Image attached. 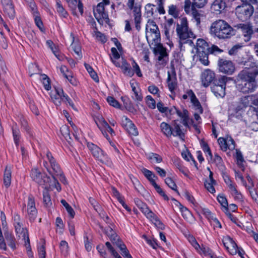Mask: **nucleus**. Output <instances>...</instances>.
Masks as SVG:
<instances>
[{"label":"nucleus","instance_id":"obj_46","mask_svg":"<svg viewBox=\"0 0 258 258\" xmlns=\"http://www.w3.org/2000/svg\"><path fill=\"white\" fill-rule=\"evenodd\" d=\"M230 191L235 200L240 202L243 200V196L237 190L236 185L230 189Z\"/></svg>","mask_w":258,"mask_h":258},{"label":"nucleus","instance_id":"obj_28","mask_svg":"<svg viewBox=\"0 0 258 258\" xmlns=\"http://www.w3.org/2000/svg\"><path fill=\"white\" fill-rule=\"evenodd\" d=\"M120 68L123 73L129 77H132L134 75V72L132 70L130 64L126 60L122 59Z\"/></svg>","mask_w":258,"mask_h":258},{"label":"nucleus","instance_id":"obj_34","mask_svg":"<svg viewBox=\"0 0 258 258\" xmlns=\"http://www.w3.org/2000/svg\"><path fill=\"white\" fill-rule=\"evenodd\" d=\"M130 84L132 91L134 93V96H132L133 99L138 101H141L143 99V96L141 93V91L139 89H137L136 88V86L134 83H130Z\"/></svg>","mask_w":258,"mask_h":258},{"label":"nucleus","instance_id":"obj_52","mask_svg":"<svg viewBox=\"0 0 258 258\" xmlns=\"http://www.w3.org/2000/svg\"><path fill=\"white\" fill-rule=\"evenodd\" d=\"M148 158L153 163H159L162 162V157L156 153H151L149 155Z\"/></svg>","mask_w":258,"mask_h":258},{"label":"nucleus","instance_id":"obj_49","mask_svg":"<svg viewBox=\"0 0 258 258\" xmlns=\"http://www.w3.org/2000/svg\"><path fill=\"white\" fill-rule=\"evenodd\" d=\"M198 252L201 254H203L206 256H209L210 258L211 257V255L214 254L210 248L203 245L200 246V251Z\"/></svg>","mask_w":258,"mask_h":258},{"label":"nucleus","instance_id":"obj_47","mask_svg":"<svg viewBox=\"0 0 258 258\" xmlns=\"http://www.w3.org/2000/svg\"><path fill=\"white\" fill-rule=\"evenodd\" d=\"M85 67L88 72L89 73L91 78L96 82H99L98 77L96 73V72L94 71L92 67H91L89 64L85 63Z\"/></svg>","mask_w":258,"mask_h":258},{"label":"nucleus","instance_id":"obj_33","mask_svg":"<svg viewBox=\"0 0 258 258\" xmlns=\"http://www.w3.org/2000/svg\"><path fill=\"white\" fill-rule=\"evenodd\" d=\"M179 209L182 214V216L184 219L187 221H190L192 219V216L189 210L185 207L179 204Z\"/></svg>","mask_w":258,"mask_h":258},{"label":"nucleus","instance_id":"obj_26","mask_svg":"<svg viewBox=\"0 0 258 258\" xmlns=\"http://www.w3.org/2000/svg\"><path fill=\"white\" fill-rule=\"evenodd\" d=\"M95 121L98 128L101 131L102 134L105 137L107 140H109V139L108 138V135L106 133V131L104 130V127L108 124V123L102 117L98 118L95 120Z\"/></svg>","mask_w":258,"mask_h":258},{"label":"nucleus","instance_id":"obj_59","mask_svg":"<svg viewBox=\"0 0 258 258\" xmlns=\"http://www.w3.org/2000/svg\"><path fill=\"white\" fill-rule=\"evenodd\" d=\"M125 130L127 131V132L131 135L134 136H137L138 135V130L135 125V124L132 122L131 123L130 125L127 126Z\"/></svg>","mask_w":258,"mask_h":258},{"label":"nucleus","instance_id":"obj_35","mask_svg":"<svg viewBox=\"0 0 258 258\" xmlns=\"http://www.w3.org/2000/svg\"><path fill=\"white\" fill-rule=\"evenodd\" d=\"M56 10L59 16L61 18H67L68 16V12L63 7L60 0H56Z\"/></svg>","mask_w":258,"mask_h":258},{"label":"nucleus","instance_id":"obj_5","mask_svg":"<svg viewBox=\"0 0 258 258\" xmlns=\"http://www.w3.org/2000/svg\"><path fill=\"white\" fill-rule=\"evenodd\" d=\"M87 147L92 156L101 163L107 166L112 165V162L107 154L97 145L92 143H88Z\"/></svg>","mask_w":258,"mask_h":258},{"label":"nucleus","instance_id":"obj_17","mask_svg":"<svg viewBox=\"0 0 258 258\" xmlns=\"http://www.w3.org/2000/svg\"><path fill=\"white\" fill-rule=\"evenodd\" d=\"M222 242L226 250L231 255H235L237 253L238 246L232 238L229 236L223 237Z\"/></svg>","mask_w":258,"mask_h":258},{"label":"nucleus","instance_id":"obj_36","mask_svg":"<svg viewBox=\"0 0 258 258\" xmlns=\"http://www.w3.org/2000/svg\"><path fill=\"white\" fill-rule=\"evenodd\" d=\"M172 131L173 134L172 135L174 137H179L180 138H182L184 137V134L182 133V131L180 128V125L177 123L176 121H174V123L173 124Z\"/></svg>","mask_w":258,"mask_h":258},{"label":"nucleus","instance_id":"obj_61","mask_svg":"<svg viewBox=\"0 0 258 258\" xmlns=\"http://www.w3.org/2000/svg\"><path fill=\"white\" fill-rule=\"evenodd\" d=\"M166 184L172 190L176 191L178 194V191L177 189V186L174 181L170 177H167L165 179Z\"/></svg>","mask_w":258,"mask_h":258},{"label":"nucleus","instance_id":"obj_58","mask_svg":"<svg viewBox=\"0 0 258 258\" xmlns=\"http://www.w3.org/2000/svg\"><path fill=\"white\" fill-rule=\"evenodd\" d=\"M60 131L62 134V135L67 140L68 138L71 139V138L70 137V130L68 126L64 125H62L60 128Z\"/></svg>","mask_w":258,"mask_h":258},{"label":"nucleus","instance_id":"obj_39","mask_svg":"<svg viewBox=\"0 0 258 258\" xmlns=\"http://www.w3.org/2000/svg\"><path fill=\"white\" fill-rule=\"evenodd\" d=\"M13 136L14 142L17 146L19 145L20 138V132L17 125L14 126L12 127Z\"/></svg>","mask_w":258,"mask_h":258},{"label":"nucleus","instance_id":"obj_43","mask_svg":"<svg viewBox=\"0 0 258 258\" xmlns=\"http://www.w3.org/2000/svg\"><path fill=\"white\" fill-rule=\"evenodd\" d=\"M142 171L144 176L149 180L151 184L152 185L153 182H155L154 179V178L155 177V175L152 171L146 168H143L142 169Z\"/></svg>","mask_w":258,"mask_h":258},{"label":"nucleus","instance_id":"obj_14","mask_svg":"<svg viewBox=\"0 0 258 258\" xmlns=\"http://www.w3.org/2000/svg\"><path fill=\"white\" fill-rule=\"evenodd\" d=\"M218 142L221 149L223 151H226L228 149L232 151L235 148V142L230 136H227L225 138H219Z\"/></svg>","mask_w":258,"mask_h":258},{"label":"nucleus","instance_id":"obj_57","mask_svg":"<svg viewBox=\"0 0 258 258\" xmlns=\"http://www.w3.org/2000/svg\"><path fill=\"white\" fill-rule=\"evenodd\" d=\"M216 182H212V181L206 180L204 184L206 188L211 193L213 194L215 192V189L214 185L215 184Z\"/></svg>","mask_w":258,"mask_h":258},{"label":"nucleus","instance_id":"obj_18","mask_svg":"<svg viewBox=\"0 0 258 258\" xmlns=\"http://www.w3.org/2000/svg\"><path fill=\"white\" fill-rule=\"evenodd\" d=\"M236 27L241 30L244 37V40L245 41H249L253 33L251 24L249 23H241L237 24Z\"/></svg>","mask_w":258,"mask_h":258},{"label":"nucleus","instance_id":"obj_29","mask_svg":"<svg viewBox=\"0 0 258 258\" xmlns=\"http://www.w3.org/2000/svg\"><path fill=\"white\" fill-rule=\"evenodd\" d=\"M3 6L5 13L10 18L13 19L15 17V12L13 3H9V4L3 5Z\"/></svg>","mask_w":258,"mask_h":258},{"label":"nucleus","instance_id":"obj_38","mask_svg":"<svg viewBox=\"0 0 258 258\" xmlns=\"http://www.w3.org/2000/svg\"><path fill=\"white\" fill-rule=\"evenodd\" d=\"M5 236L8 245L12 249H15L16 247V244L14 236L9 232L5 233Z\"/></svg>","mask_w":258,"mask_h":258},{"label":"nucleus","instance_id":"obj_51","mask_svg":"<svg viewBox=\"0 0 258 258\" xmlns=\"http://www.w3.org/2000/svg\"><path fill=\"white\" fill-rule=\"evenodd\" d=\"M200 145L202 149L205 153H207L211 158H212V154L211 153L210 147L208 144L204 140H201L200 141Z\"/></svg>","mask_w":258,"mask_h":258},{"label":"nucleus","instance_id":"obj_44","mask_svg":"<svg viewBox=\"0 0 258 258\" xmlns=\"http://www.w3.org/2000/svg\"><path fill=\"white\" fill-rule=\"evenodd\" d=\"M155 5L152 4H148L145 7V14L147 17H153L154 14V8Z\"/></svg>","mask_w":258,"mask_h":258},{"label":"nucleus","instance_id":"obj_56","mask_svg":"<svg viewBox=\"0 0 258 258\" xmlns=\"http://www.w3.org/2000/svg\"><path fill=\"white\" fill-rule=\"evenodd\" d=\"M94 36L97 40L100 41L102 43H104L107 41V38L105 35L98 31H95Z\"/></svg>","mask_w":258,"mask_h":258},{"label":"nucleus","instance_id":"obj_27","mask_svg":"<svg viewBox=\"0 0 258 258\" xmlns=\"http://www.w3.org/2000/svg\"><path fill=\"white\" fill-rule=\"evenodd\" d=\"M197 52L199 53L206 52L209 49V46L207 42L203 39H198L196 43Z\"/></svg>","mask_w":258,"mask_h":258},{"label":"nucleus","instance_id":"obj_55","mask_svg":"<svg viewBox=\"0 0 258 258\" xmlns=\"http://www.w3.org/2000/svg\"><path fill=\"white\" fill-rule=\"evenodd\" d=\"M41 79L44 88L46 90H49L51 89V86L49 79L47 76L45 74L42 75Z\"/></svg>","mask_w":258,"mask_h":258},{"label":"nucleus","instance_id":"obj_24","mask_svg":"<svg viewBox=\"0 0 258 258\" xmlns=\"http://www.w3.org/2000/svg\"><path fill=\"white\" fill-rule=\"evenodd\" d=\"M71 37L73 41L71 46L75 53V56L76 59H81L82 57L81 46L79 44L74 42L75 37L72 33H71Z\"/></svg>","mask_w":258,"mask_h":258},{"label":"nucleus","instance_id":"obj_50","mask_svg":"<svg viewBox=\"0 0 258 258\" xmlns=\"http://www.w3.org/2000/svg\"><path fill=\"white\" fill-rule=\"evenodd\" d=\"M152 185L154 186L156 191L162 196L164 199L166 201H168L169 198L168 196L165 194V192L160 187L159 185H158L156 182H153Z\"/></svg>","mask_w":258,"mask_h":258},{"label":"nucleus","instance_id":"obj_63","mask_svg":"<svg viewBox=\"0 0 258 258\" xmlns=\"http://www.w3.org/2000/svg\"><path fill=\"white\" fill-rule=\"evenodd\" d=\"M107 101L109 104L110 105L114 107L119 108L120 107L119 102L113 97L108 96L107 98Z\"/></svg>","mask_w":258,"mask_h":258},{"label":"nucleus","instance_id":"obj_20","mask_svg":"<svg viewBox=\"0 0 258 258\" xmlns=\"http://www.w3.org/2000/svg\"><path fill=\"white\" fill-rule=\"evenodd\" d=\"M27 213L29 220L33 222L37 217V210L35 207L34 199L31 197L28 198Z\"/></svg>","mask_w":258,"mask_h":258},{"label":"nucleus","instance_id":"obj_40","mask_svg":"<svg viewBox=\"0 0 258 258\" xmlns=\"http://www.w3.org/2000/svg\"><path fill=\"white\" fill-rule=\"evenodd\" d=\"M131 179L136 190L140 194H143V191H145V189L143 185L141 184L139 180L135 177H133L131 178Z\"/></svg>","mask_w":258,"mask_h":258},{"label":"nucleus","instance_id":"obj_6","mask_svg":"<svg viewBox=\"0 0 258 258\" xmlns=\"http://www.w3.org/2000/svg\"><path fill=\"white\" fill-rule=\"evenodd\" d=\"M228 80L230 78L226 76H220L212 84L211 89L216 97L223 98L225 96L226 84Z\"/></svg>","mask_w":258,"mask_h":258},{"label":"nucleus","instance_id":"obj_32","mask_svg":"<svg viewBox=\"0 0 258 258\" xmlns=\"http://www.w3.org/2000/svg\"><path fill=\"white\" fill-rule=\"evenodd\" d=\"M146 38L149 43H155V45H157L158 43H160L159 41H160V33H157V34L154 33L152 34L148 33Z\"/></svg>","mask_w":258,"mask_h":258},{"label":"nucleus","instance_id":"obj_13","mask_svg":"<svg viewBox=\"0 0 258 258\" xmlns=\"http://www.w3.org/2000/svg\"><path fill=\"white\" fill-rule=\"evenodd\" d=\"M220 72L227 75H231L235 70V67L231 60L219 59L218 62Z\"/></svg>","mask_w":258,"mask_h":258},{"label":"nucleus","instance_id":"obj_1","mask_svg":"<svg viewBox=\"0 0 258 258\" xmlns=\"http://www.w3.org/2000/svg\"><path fill=\"white\" fill-rule=\"evenodd\" d=\"M248 74L245 71H240L235 81L236 88L243 93H251L257 86L255 81L256 76H248Z\"/></svg>","mask_w":258,"mask_h":258},{"label":"nucleus","instance_id":"obj_54","mask_svg":"<svg viewBox=\"0 0 258 258\" xmlns=\"http://www.w3.org/2000/svg\"><path fill=\"white\" fill-rule=\"evenodd\" d=\"M196 7H197L195 5L192 4L191 8V12L193 18L196 20L197 24L200 23V17L201 14L199 13V12L196 9Z\"/></svg>","mask_w":258,"mask_h":258},{"label":"nucleus","instance_id":"obj_23","mask_svg":"<svg viewBox=\"0 0 258 258\" xmlns=\"http://www.w3.org/2000/svg\"><path fill=\"white\" fill-rule=\"evenodd\" d=\"M226 8L224 0H215L211 6V10L217 14L221 13Z\"/></svg>","mask_w":258,"mask_h":258},{"label":"nucleus","instance_id":"obj_7","mask_svg":"<svg viewBox=\"0 0 258 258\" xmlns=\"http://www.w3.org/2000/svg\"><path fill=\"white\" fill-rule=\"evenodd\" d=\"M127 6L128 9L133 11L134 20L136 29L139 31L141 29L142 22V5L140 3L135 4V0H127Z\"/></svg>","mask_w":258,"mask_h":258},{"label":"nucleus","instance_id":"obj_9","mask_svg":"<svg viewBox=\"0 0 258 258\" xmlns=\"http://www.w3.org/2000/svg\"><path fill=\"white\" fill-rule=\"evenodd\" d=\"M109 4V0H102L93 9L94 15L99 23H103L104 20H109L108 12L105 10V7Z\"/></svg>","mask_w":258,"mask_h":258},{"label":"nucleus","instance_id":"obj_12","mask_svg":"<svg viewBox=\"0 0 258 258\" xmlns=\"http://www.w3.org/2000/svg\"><path fill=\"white\" fill-rule=\"evenodd\" d=\"M216 78L215 73L210 70L206 69L201 74V81L203 87L207 88L215 81Z\"/></svg>","mask_w":258,"mask_h":258},{"label":"nucleus","instance_id":"obj_16","mask_svg":"<svg viewBox=\"0 0 258 258\" xmlns=\"http://www.w3.org/2000/svg\"><path fill=\"white\" fill-rule=\"evenodd\" d=\"M244 66V69L241 71H245L248 74V76H258V65L253 61L252 58L242 62Z\"/></svg>","mask_w":258,"mask_h":258},{"label":"nucleus","instance_id":"obj_62","mask_svg":"<svg viewBox=\"0 0 258 258\" xmlns=\"http://www.w3.org/2000/svg\"><path fill=\"white\" fill-rule=\"evenodd\" d=\"M89 202L90 204L93 206L94 210L97 212L99 213L101 211V208L98 203L93 198H89Z\"/></svg>","mask_w":258,"mask_h":258},{"label":"nucleus","instance_id":"obj_48","mask_svg":"<svg viewBox=\"0 0 258 258\" xmlns=\"http://www.w3.org/2000/svg\"><path fill=\"white\" fill-rule=\"evenodd\" d=\"M59 248L61 252L63 255L66 256L68 254L69 251V247L68 242L65 240H62L59 244Z\"/></svg>","mask_w":258,"mask_h":258},{"label":"nucleus","instance_id":"obj_21","mask_svg":"<svg viewBox=\"0 0 258 258\" xmlns=\"http://www.w3.org/2000/svg\"><path fill=\"white\" fill-rule=\"evenodd\" d=\"M66 1L68 4L69 7L72 11L73 15H77L76 12L77 9H78L81 15L83 14V5L80 0L78 1L77 0H66Z\"/></svg>","mask_w":258,"mask_h":258},{"label":"nucleus","instance_id":"obj_41","mask_svg":"<svg viewBox=\"0 0 258 258\" xmlns=\"http://www.w3.org/2000/svg\"><path fill=\"white\" fill-rule=\"evenodd\" d=\"M173 163L176 166V167L182 173H183L185 176L188 175V170L183 166L182 164L180 163V161L178 159H175Z\"/></svg>","mask_w":258,"mask_h":258},{"label":"nucleus","instance_id":"obj_2","mask_svg":"<svg viewBox=\"0 0 258 258\" xmlns=\"http://www.w3.org/2000/svg\"><path fill=\"white\" fill-rule=\"evenodd\" d=\"M43 166L53 178L57 177L63 184L67 183V179L60 166L54 158L51 152L48 150L46 151L45 157L44 158Z\"/></svg>","mask_w":258,"mask_h":258},{"label":"nucleus","instance_id":"obj_11","mask_svg":"<svg viewBox=\"0 0 258 258\" xmlns=\"http://www.w3.org/2000/svg\"><path fill=\"white\" fill-rule=\"evenodd\" d=\"M30 176L33 181L43 187H48L50 185V177L45 174L42 173L38 169H32Z\"/></svg>","mask_w":258,"mask_h":258},{"label":"nucleus","instance_id":"obj_31","mask_svg":"<svg viewBox=\"0 0 258 258\" xmlns=\"http://www.w3.org/2000/svg\"><path fill=\"white\" fill-rule=\"evenodd\" d=\"M173 73L174 74V75L173 76H171L170 73L169 72H168V86L169 90L171 92H173L176 87V83L175 81L176 75L174 70L173 71Z\"/></svg>","mask_w":258,"mask_h":258},{"label":"nucleus","instance_id":"obj_53","mask_svg":"<svg viewBox=\"0 0 258 258\" xmlns=\"http://www.w3.org/2000/svg\"><path fill=\"white\" fill-rule=\"evenodd\" d=\"M217 199L220 205L227 210L228 203L226 197L223 195H219L217 196Z\"/></svg>","mask_w":258,"mask_h":258},{"label":"nucleus","instance_id":"obj_64","mask_svg":"<svg viewBox=\"0 0 258 258\" xmlns=\"http://www.w3.org/2000/svg\"><path fill=\"white\" fill-rule=\"evenodd\" d=\"M214 161L218 168L222 169L224 167L223 160L217 154L214 155Z\"/></svg>","mask_w":258,"mask_h":258},{"label":"nucleus","instance_id":"obj_37","mask_svg":"<svg viewBox=\"0 0 258 258\" xmlns=\"http://www.w3.org/2000/svg\"><path fill=\"white\" fill-rule=\"evenodd\" d=\"M44 190L43 191V201L45 206L49 207L52 205L50 196L47 189V187H44Z\"/></svg>","mask_w":258,"mask_h":258},{"label":"nucleus","instance_id":"obj_60","mask_svg":"<svg viewBox=\"0 0 258 258\" xmlns=\"http://www.w3.org/2000/svg\"><path fill=\"white\" fill-rule=\"evenodd\" d=\"M146 100V103L150 108L153 109L156 108V101L151 95L147 96Z\"/></svg>","mask_w":258,"mask_h":258},{"label":"nucleus","instance_id":"obj_45","mask_svg":"<svg viewBox=\"0 0 258 258\" xmlns=\"http://www.w3.org/2000/svg\"><path fill=\"white\" fill-rule=\"evenodd\" d=\"M168 14L174 18H177L179 14V10L176 5H171L168 6Z\"/></svg>","mask_w":258,"mask_h":258},{"label":"nucleus","instance_id":"obj_8","mask_svg":"<svg viewBox=\"0 0 258 258\" xmlns=\"http://www.w3.org/2000/svg\"><path fill=\"white\" fill-rule=\"evenodd\" d=\"M13 219L17 235L19 237H22L24 240L29 241L28 231L24 227L23 220L21 218L20 216L17 213H14Z\"/></svg>","mask_w":258,"mask_h":258},{"label":"nucleus","instance_id":"obj_4","mask_svg":"<svg viewBox=\"0 0 258 258\" xmlns=\"http://www.w3.org/2000/svg\"><path fill=\"white\" fill-rule=\"evenodd\" d=\"M176 31L179 39V43L181 44L185 43L188 41L191 43V41L188 39L195 38V35L188 27L187 20L185 17L179 18V22L177 23Z\"/></svg>","mask_w":258,"mask_h":258},{"label":"nucleus","instance_id":"obj_22","mask_svg":"<svg viewBox=\"0 0 258 258\" xmlns=\"http://www.w3.org/2000/svg\"><path fill=\"white\" fill-rule=\"evenodd\" d=\"M187 94L189 97L190 98L191 102L194 107L196 111H198L200 113H203V108L194 92L191 90H189L187 91Z\"/></svg>","mask_w":258,"mask_h":258},{"label":"nucleus","instance_id":"obj_25","mask_svg":"<svg viewBox=\"0 0 258 258\" xmlns=\"http://www.w3.org/2000/svg\"><path fill=\"white\" fill-rule=\"evenodd\" d=\"M12 170L10 166H7L4 173L3 181L5 186L9 187L11 184Z\"/></svg>","mask_w":258,"mask_h":258},{"label":"nucleus","instance_id":"obj_19","mask_svg":"<svg viewBox=\"0 0 258 258\" xmlns=\"http://www.w3.org/2000/svg\"><path fill=\"white\" fill-rule=\"evenodd\" d=\"M65 95L66 94L60 88H55L54 90L52 91L50 93L51 99L56 106H59L61 102L63 101Z\"/></svg>","mask_w":258,"mask_h":258},{"label":"nucleus","instance_id":"obj_15","mask_svg":"<svg viewBox=\"0 0 258 258\" xmlns=\"http://www.w3.org/2000/svg\"><path fill=\"white\" fill-rule=\"evenodd\" d=\"M154 53L158 56V60L162 64H165L168 60L167 49L162 44L158 43L154 49Z\"/></svg>","mask_w":258,"mask_h":258},{"label":"nucleus","instance_id":"obj_3","mask_svg":"<svg viewBox=\"0 0 258 258\" xmlns=\"http://www.w3.org/2000/svg\"><path fill=\"white\" fill-rule=\"evenodd\" d=\"M210 33L212 36L220 39H225L233 35L234 31L225 21L218 20L211 24Z\"/></svg>","mask_w":258,"mask_h":258},{"label":"nucleus","instance_id":"obj_30","mask_svg":"<svg viewBox=\"0 0 258 258\" xmlns=\"http://www.w3.org/2000/svg\"><path fill=\"white\" fill-rule=\"evenodd\" d=\"M160 127L163 134L167 137L169 138L172 135V127L167 123L162 122L161 123Z\"/></svg>","mask_w":258,"mask_h":258},{"label":"nucleus","instance_id":"obj_42","mask_svg":"<svg viewBox=\"0 0 258 258\" xmlns=\"http://www.w3.org/2000/svg\"><path fill=\"white\" fill-rule=\"evenodd\" d=\"M60 203L64 206L70 216L72 218H73L75 216V213L72 207L66 202L65 200H61Z\"/></svg>","mask_w":258,"mask_h":258},{"label":"nucleus","instance_id":"obj_10","mask_svg":"<svg viewBox=\"0 0 258 258\" xmlns=\"http://www.w3.org/2000/svg\"><path fill=\"white\" fill-rule=\"evenodd\" d=\"M253 7L249 4H243L236 8L235 13L237 18L242 21L247 20L253 14Z\"/></svg>","mask_w":258,"mask_h":258}]
</instances>
